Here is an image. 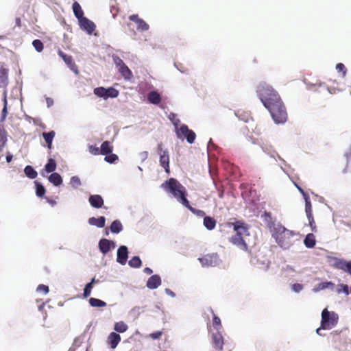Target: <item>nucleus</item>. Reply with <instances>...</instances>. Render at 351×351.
Wrapping results in <instances>:
<instances>
[{
  "mask_svg": "<svg viewBox=\"0 0 351 351\" xmlns=\"http://www.w3.org/2000/svg\"><path fill=\"white\" fill-rule=\"evenodd\" d=\"M137 25V29L140 31H147L149 29V25L142 19L138 20Z\"/></svg>",
  "mask_w": 351,
  "mask_h": 351,
  "instance_id": "42",
  "label": "nucleus"
},
{
  "mask_svg": "<svg viewBox=\"0 0 351 351\" xmlns=\"http://www.w3.org/2000/svg\"><path fill=\"white\" fill-rule=\"evenodd\" d=\"M167 291L169 293V294H171V295H174V293L171 291L167 289Z\"/></svg>",
  "mask_w": 351,
  "mask_h": 351,
  "instance_id": "62",
  "label": "nucleus"
},
{
  "mask_svg": "<svg viewBox=\"0 0 351 351\" xmlns=\"http://www.w3.org/2000/svg\"><path fill=\"white\" fill-rule=\"evenodd\" d=\"M46 200L52 206L56 204V201L55 199H51L49 197H46Z\"/></svg>",
  "mask_w": 351,
  "mask_h": 351,
  "instance_id": "55",
  "label": "nucleus"
},
{
  "mask_svg": "<svg viewBox=\"0 0 351 351\" xmlns=\"http://www.w3.org/2000/svg\"><path fill=\"white\" fill-rule=\"evenodd\" d=\"M73 13L75 16V17L80 20V19L84 17V12L80 6V5L79 4L78 2L77 1H75L73 3Z\"/></svg>",
  "mask_w": 351,
  "mask_h": 351,
  "instance_id": "25",
  "label": "nucleus"
},
{
  "mask_svg": "<svg viewBox=\"0 0 351 351\" xmlns=\"http://www.w3.org/2000/svg\"><path fill=\"white\" fill-rule=\"evenodd\" d=\"M338 320V315L326 308L322 312L321 328L324 330L331 329L337 324Z\"/></svg>",
  "mask_w": 351,
  "mask_h": 351,
  "instance_id": "5",
  "label": "nucleus"
},
{
  "mask_svg": "<svg viewBox=\"0 0 351 351\" xmlns=\"http://www.w3.org/2000/svg\"><path fill=\"white\" fill-rule=\"evenodd\" d=\"M144 272H145L146 274H147V275H150V274H152V272H153V271H152V269H150L149 267H145V268L144 269Z\"/></svg>",
  "mask_w": 351,
  "mask_h": 351,
  "instance_id": "58",
  "label": "nucleus"
},
{
  "mask_svg": "<svg viewBox=\"0 0 351 351\" xmlns=\"http://www.w3.org/2000/svg\"><path fill=\"white\" fill-rule=\"evenodd\" d=\"M207 328H208V329L209 330L210 324H209L208 323L207 324Z\"/></svg>",
  "mask_w": 351,
  "mask_h": 351,
  "instance_id": "64",
  "label": "nucleus"
},
{
  "mask_svg": "<svg viewBox=\"0 0 351 351\" xmlns=\"http://www.w3.org/2000/svg\"><path fill=\"white\" fill-rule=\"evenodd\" d=\"M36 186V195L40 197H43L45 193V187L40 183H38L37 181L35 182Z\"/></svg>",
  "mask_w": 351,
  "mask_h": 351,
  "instance_id": "41",
  "label": "nucleus"
},
{
  "mask_svg": "<svg viewBox=\"0 0 351 351\" xmlns=\"http://www.w3.org/2000/svg\"><path fill=\"white\" fill-rule=\"evenodd\" d=\"M37 291L39 292H43L45 294H47L49 290L47 286L41 284L38 286Z\"/></svg>",
  "mask_w": 351,
  "mask_h": 351,
  "instance_id": "51",
  "label": "nucleus"
},
{
  "mask_svg": "<svg viewBox=\"0 0 351 351\" xmlns=\"http://www.w3.org/2000/svg\"><path fill=\"white\" fill-rule=\"evenodd\" d=\"M122 230L123 226L119 220H114L110 225V230L112 233L118 234Z\"/></svg>",
  "mask_w": 351,
  "mask_h": 351,
  "instance_id": "30",
  "label": "nucleus"
},
{
  "mask_svg": "<svg viewBox=\"0 0 351 351\" xmlns=\"http://www.w3.org/2000/svg\"><path fill=\"white\" fill-rule=\"evenodd\" d=\"M217 221L216 220L211 217L206 216L204 218V226L208 229V230H213L216 226Z\"/></svg>",
  "mask_w": 351,
  "mask_h": 351,
  "instance_id": "23",
  "label": "nucleus"
},
{
  "mask_svg": "<svg viewBox=\"0 0 351 351\" xmlns=\"http://www.w3.org/2000/svg\"><path fill=\"white\" fill-rule=\"evenodd\" d=\"M186 208H187L190 211H191L193 214L196 215L198 217H206V213L204 210L196 209L193 207H192L189 202L188 201V206H184Z\"/></svg>",
  "mask_w": 351,
  "mask_h": 351,
  "instance_id": "39",
  "label": "nucleus"
},
{
  "mask_svg": "<svg viewBox=\"0 0 351 351\" xmlns=\"http://www.w3.org/2000/svg\"><path fill=\"white\" fill-rule=\"evenodd\" d=\"M3 108L2 112H1V121H5V118L7 117V114H8V110H7L8 101H7V90H3Z\"/></svg>",
  "mask_w": 351,
  "mask_h": 351,
  "instance_id": "28",
  "label": "nucleus"
},
{
  "mask_svg": "<svg viewBox=\"0 0 351 351\" xmlns=\"http://www.w3.org/2000/svg\"><path fill=\"white\" fill-rule=\"evenodd\" d=\"M199 261L203 267H215L219 263V256L217 254H208L199 258Z\"/></svg>",
  "mask_w": 351,
  "mask_h": 351,
  "instance_id": "9",
  "label": "nucleus"
},
{
  "mask_svg": "<svg viewBox=\"0 0 351 351\" xmlns=\"http://www.w3.org/2000/svg\"><path fill=\"white\" fill-rule=\"evenodd\" d=\"M297 188L298 189V190L301 192V193L304 196V198L305 199L306 197H309L307 193H306L304 192V191L300 186H298V185H296Z\"/></svg>",
  "mask_w": 351,
  "mask_h": 351,
  "instance_id": "56",
  "label": "nucleus"
},
{
  "mask_svg": "<svg viewBox=\"0 0 351 351\" xmlns=\"http://www.w3.org/2000/svg\"><path fill=\"white\" fill-rule=\"evenodd\" d=\"M334 266L335 268L343 270L351 276V261H346L343 259H337Z\"/></svg>",
  "mask_w": 351,
  "mask_h": 351,
  "instance_id": "15",
  "label": "nucleus"
},
{
  "mask_svg": "<svg viewBox=\"0 0 351 351\" xmlns=\"http://www.w3.org/2000/svg\"><path fill=\"white\" fill-rule=\"evenodd\" d=\"M112 150H113V146L112 145L110 142L106 141L102 143L101 147H100L101 154L107 155V154H111Z\"/></svg>",
  "mask_w": 351,
  "mask_h": 351,
  "instance_id": "21",
  "label": "nucleus"
},
{
  "mask_svg": "<svg viewBox=\"0 0 351 351\" xmlns=\"http://www.w3.org/2000/svg\"><path fill=\"white\" fill-rule=\"evenodd\" d=\"M49 181L53 185L58 186L62 183V178L58 173H52L49 177Z\"/></svg>",
  "mask_w": 351,
  "mask_h": 351,
  "instance_id": "26",
  "label": "nucleus"
},
{
  "mask_svg": "<svg viewBox=\"0 0 351 351\" xmlns=\"http://www.w3.org/2000/svg\"><path fill=\"white\" fill-rule=\"evenodd\" d=\"M128 264L131 267L138 268L141 266L142 262L139 256H136L129 261Z\"/></svg>",
  "mask_w": 351,
  "mask_h": 351,
  "instance_id": "38",
  "label": "nucleus"
},
{
  "mask_svg": "<svg viewBox=\"0 0 351 351\" xmlns=\"http://www.w3.org/2000/svg\"><path fill=\"white\" fill-rule=\"evenodd\" d=\"M89 304L93 307H105L106 306V303L99 299L90 298L89 299Z\"/></svg>",
  "mask_w": 351,
  "mask_h": 351,
  "instance_id": "34",
  "label": "nucleus"
},
{
  "mask_svg": "<svg viewBox=\"0 0 351 351\" xmlns=\"http://www.w3.org/2000/svg\"><path fill=\"white\" fill-rule=\"evenodd\" d=\"M115 247L114 242L110 241L107 239H101L99 242V250L104 254H106L109 252L111 248Z\"/></svg>",
  "mask_w": 351,
  "mask_h": 351,
  "instance_id": "13",
  "label": "nucleus"
},
{
  "mask_svg": "<svg viewBox=\"0 0 351 351\" xmlns=\"http://www.w3.org/2000/svg\"><path fill=\"white\" fill-rule=\"evenodd\" d=\"M8 73L9 69L4 65H1L0 67V88H3L4 90H6L8 84Z\"/></svg>",
  "mask_w": 351,
  "mask_h": 351,
  "instance_id": "16",
  "label": "nucleus"
},
{
  "mask_svg": "<svg viewBox=\"0 0 351 351\" xmlns=\"http://www.w3.org/2000/svg\"><path fill=\"white\" fill-rule=\"evenodd\" d=\"M210 311L213 314V326L217 331H219L222 328L221 319L217 315L215 314L212 308L210 309Z\"/></svg>",
  "mask_w": 351,
  "mask_h": 351,
  "instance_id": "29",
  "label": "nucleus"
},
{
  "mask_svg": "<svg viewBox=\"0 0 351 351\" xmlns=\"http://www.w3.org/2000/svg\"><path fill=\"white\" fill-rule=\"evenodd\" d=\"M336 70L338 73H341L342 77H346L347 73V69L343 63H338L336 65Z\"/></svg>",
  "mask_w": 351,
  "mask_h": 351,
  "instance_id": "46",
  "label": "nucleus"
},
{
  "mask_svg": "<svg viewBox=\"0 0 351 351\" xmlns=\"http://www.w3.org/2000/svg\"><path fill=\"white\" fill-rule=\"evenodd\" d=\"M343 291L346 295H348L349 292H348V285H343Z\"/></svg>",
  "mask_w": 351,
  "mask_h": 351,
  "instance_id": "61",
  "label": "nucleus"
},
{
  "mask_svg": "<svg viewBox=\"0 0 351 351\" xmlns=\"http://www.w3.org/2000/svg\"><path fill=\"white\" fill-rule=\"evenodd\" d=\"M114 62L119 73L125 80H130L133 77L132 72L121 58H117L114 60Z\"/></svg>",
  "mask_w": 351,
  "mask_h": 351,
  "instance_id": "8",
  "label": "nucleus"
},
{
  "mask_svg": "<svg viewBox=\"0 0 351 351\" xmlns=\"http://www.w3.org/2000/svg\"><path fill=\"white\" fill-rule=\"evenodd\" d=\"M7 143V132L0 128V152H1Z\"/></svg>",
  "mask_w": 351,
  "mask_h": 351,
  "instance_id": "31",
  "label": "nucleus"
},
{
  "mask_svg": "<svg viewBox=\"0 0 351 351\" xmlns=\"http://www.w3.org/2000/svg\"><path fill=\"white\" fill-rule=\"evenodd\" d=\"M15 22H16V26H18V27L21 26V20L19 17L16 18Z\"/></svg>",
  "mask_w": 351,
  "mask_h": 351,
  "instance_id": "60",
  "label": "nucleus"
},
{
  "mask_svg": "<svg viewBox=\"0 0 351 351\" xmlns=\"http://www.w3.org/2000/svg\"><path fill=\"white\" fill-rule=\"evenodd\" d=\"M46 101H47V106H48V107H50V106H52V105H53V99H51V98H49V97H47V98L46 99Z\"/></svg>",
  "mask_w": 351,
  "mask_h": 351,
  "instance_id": "57",
  "label": "nucleus"
},
{
  "mask_svg": "<svg viewBox=\"0 0 351 351\" xmlns=\"http://www.w3.org/2000/svg\"><path fill=\"white\" fill-rule=\"evenodd\" d=\"M129 19L134 23H137L138 20L141 19L138 14H132L129 16Z\"/></svg>",
  "mask_w": 351,
  "mask_h": 351,
  "instance_id": "54",
  "label": "nucleus"
},
{
  "mask_svg": "<svg viewBox=\"0 0 351 351\" xmlns=\"http://www.w3.org/2000/svg\"><path fill=\"white\" fill-rule=\"evenodd\" d=\"M272 235L276 243L284 249L289 248L294 243L295 233L280 224L274 228Z\"/></svg>",
  "mask_w": 351,
  "mask_h": 351,
  "instance_id": "4",
  "label": "nucleus"
},
{
  "mask_svg": "<svg viewBox=\"0 0 351 351\" xmlns=\"http://www.w3.org/2000/svg\"><path fill=\"white\" fill-rule=\"evenodd\" d=\"M303 287L302 285L295 283L292 285V289L296 293H299L302 289Z\"/></svg>",
  "mask_w": 351,
  "mask_h": 351,
  "instance_id": "53",
  "label": "nucleus"
},
{
  "mask_svg": "<svg viewBox=\"0 0 351 351\" xmlns=\"http://www.w3.org/2000/svg\"><path fill=\"white\" fill-rule=\"evenodd\" d=\"M89 152L94 155L101 154L100 149L95 145L89 146Z\"/></svg>",
  "mask_w": 351,
  "mask_h": 351,
  "instance_id": "49",
  "label": "nucleus"
},
{
  "mask_svg": "<svg viewBox=\"0 0 351 351\" xmlns=\"http://www.w3.org/2000/svg\"><path fill=\"white\" fill-rule=\"evenodd\" d=\"M107 92V88H105L104 87H97L94 89V93L99 97H104L106 99V93Z\"/></svg>",
  "mask_w": 351,
  "mask_h": 351,
  "instance_id": "43",
  "label": "nucleus"
},
{
  "mask_svg": "<svg viewBox=\"0 0 351 351\" xmlns=\"http://www.w3.org/2000/svg\"><path fill=\"white\" fill-rule=\"evenodd\" d=\"M147 99L149 101V103L157 105L160 104L161 101V97L160 94L156 91H152L149 93L147 95Z\"/></svg>",
  "mask_w": 351,
  "mask_h": 351,
  "instance_id": "22",
  "label": "nucleus"
},
{
  "mask_svg": "<svg viewBox=\"0 0 351 351\" xmlns=\"http://www.w3.org/2000/svg\"><path fill=\"white\" fill-rule=\"evenodd\" d=\"M91 206L95 208H100L104 205V199L99 195H91L88 198Z\"/></svg>",
  "mask_w": 351,
  "mask_h": 351,
  "instance_id": "17",
  "label": "nucleus"
},
{
  "mask_svg": "<svg viewBox=\"0 0 351 351\" xmlns=\"http://www.w3.org/2000/svg\"><path fill=\"white\" fill-rule=\"evenodd\" d=\"M161 187L173 195L183 206H188L185 187L176 178H169L161 184Z\"/></svg>",
  "mask_w": 351,
  "mask_h": 351,
  "instance_id": "3",
  "label": "nucleus"
},
{
  "mask_svg": "<svg viewBox=\"0 0 351 351\" xmlns=\"http://www.w3.org/2000/svg\"><path fill=\"white\" fill-rule=\"evenodd\" d=\"M81 180L78 176H73L70 180V184L74 189L78 188L81 185Z\"/></svg>",
  "mask_w": 351,
  "mask_h": 351,
  "instance_id": "44",
  "label": "nucleus"
},
{
  "mask_svg": "<svg viewBox=\"0 0 351 351\" xmlns=\"http://www.w3.org/2000/svg\"><path fill=\"white\" fill-rule=\"evenodd\" d=\"M321 330V328H319L316 330V332L319 335V330Z\"/></svg>",
  "mask_w": 351,
  "mask_h": 351,
  "instance_id": "63",
  "label": "nucleus"
},
{
  "mask_svg": "<svg viewBox=\"0 0 351 351\" xmlns=\"http://www.w3.org/2000/svg\"><path fill=\"white\" fill-rule=\"evenodd\" d=\"M258 96L264 106L270 112L276 123H285L287 119L286 108L278 92L266 82H261L257 86Z\"/></svg>",
  "mask_w": 351,
  "mask_h": 351,
  "instance_id": "1",
  "label": "nucleus"
},
{
  "mask_svg": "<svg viewBox=\"0 0 351 351\" xmlns=\"http://www.w3.org/2000/svg\"><path fill=\"white\" fill-rule=\"evenodd\" d=\"M175 125L176 132L178 138H185L189 143H193L195 141L196 134L193 130H190L186 125L182 124L179 128L177 127L176 123H175Z\"/></svg>",
  "mask_w": 351,
  "mask_h": 351,
  "instance_id": "6",
  "label": "nucleus"
},
{
  "mask_svg": "<svg viewBox=\"0 0 351 351\" xmlns=\"http://www.w3.org/2000/svg\"><path fill=\"white\" fill-rule=\"evenodd\" d=\"M161 285V279L158 275H153L149 278L147 287L150 289L158 288Z\"/></svg>",
  "mask_w": 351,
  "mask_h": 351,
  "instance_id": "19",
  "label": "nucleus"
},
{
  "mask_svg": "<svg viewBox=\"0 0 351 351\" xmlns=\"http://www.w3.org/2000/svg\"><path fill=\"white\" fill-rule=\"evenodd\" d=\"M162 335V331H156V332L149 334V337L152 339H158L161 337Z\"/></svg>",
  "mask_w": 351,
  "mask_h": 351,
  "instance_id": "52",
  "label": "nucleus"
},
{
  "mask_svg": "<svg viewBox=\"0 0 351 351\" xmlns=\"http://www.w3.org/2000/svg\"><path fill=\"white\" fill-rule=\"evenodd\" d=\"M56 169V162L53 158H49L47 163L45 166V170L47 173H53Z\"/></svg>",
  "mask_w": 351,
  "mask_h": 351,
  "instance_id": "33",
  "label": "nucleus"
},
{
  "mask_svg": "<svg viewBox=\"0 0 351 351\" xmlns=\"http://www.w3.org/2000/svg\"><path fill=\"white\" fill-rule=\"evenodd\" d=\"M119 12V8L117 5H112L110 6V12H111L113 18L116 17V16L118 14Z\"/></svg>",
  "mask_w": 351,
  "mask_h": 351,
  "instance_id": "50",
  "label": "nucleus"
},
{
  "mask_svg": "<svg viewBox=\"0 0 351 351\" xmlns=\"http://www.w3.org/2000/svg\"><path fill=\"white\" fill-rule=\"evenodd\" d=\"M118 95H119V91L117 89H115L112 87L107 88V92L106 93V99H107L108 97L115 98Z\"/></svg>",
  "mask_w": 351,
  "mask_h": 351,
  "instance_id": "40",
  "label": "nucleus"
},
{
  "mask_svg": "<svg viewBox=\"0 0 351 351\" xmlns=\"http://www.w3.org/2000/svg\"><path fill=\"white\" fill-rule=\"evenodd\" d=\"M231 224L237 233L230 239V241L240 249L247 251L249 241L247 237L250 236L247 227L241 221H237Z\"/></svg>",
  "mask_w": 351,
  "mask_h": 351,
  "instance_id": "2",
  "label": "nucleus"
},
{
  "mask_svg": "<svg viewBox=\"0 0 351 351\" xmlns=\"http://www.w3.org/2000/svg\"><path fill=\"white\" fill-rule=\"evenodd\" d=\"M223 343V337L220 331H217L212 335V344L215 350H222Z\"/></svg>",
  "mask_w": 351,
  "mask_h": 351,
  "instance_id": "10",
  "label": "nucleus"
},
{
  "mask_svg": "<svg viewBox=\"0 0 351 351\" xmlns=\"http://www.w3.org/2000/svg\"><path fill=\"white\" fill-rule=\"evenodd\" d=\"M95 282V278H93L91 281L86 284L84 289L83 295L84 298H86L90 296L91 291L93 288V283Z\"/></svg>",
  "mask_w": 351,
  "mask_h": 351,
  "instance_id": "35",
  "label": "nucleus"
},
{
  "mask_svg": "<svg viewBox=\"0 0 351 351\" xmlns=\"http://www.w3.org/2000/svg\"><path fill=\"white\" fill-rule=\"evenodd\" d=\"M24 172L26 176L30 179H34L38 176L36 171L30 165H27L25 167Z\"/></svg>",
  "mask_w": 351,
  "mask_h": 351,
  "instance_id": "32",
  "label": "nucleus"
},
{
  "mask_svg": "<svg viewBox=\"0 0 351 351\" xmlns=\"http://www.w3.org/2000/svg\"><path fill=\"white\" fill-rule=\"evenodd\" d=\"M32 45L38 52H41L43 50L44 46L41 40L36 39L33 40Z\"/></svg>",
  "mask_w": 351,
  "mask_h": 351,
  "instance_id": "45",
  "label": "nucleus"
},
{
  "mask_svg": "<svg viewBox=\"0 0 351 351\" xmlns=\"http://www.w3.org/2000/svg\"><path fill=\"white\" fill-rule=\"evenodd\" d=\"M78 21L80 26L82 29L85 30L89 34L93 32L95 25L93 21L85 16Z\"/></svg>",
  "mask_w": 351,
  "mask_h": 351,
  "instance_id": "11",
  "label": "nucleus"
},
{
  "mask_svg": "<svg viewBox=\"0 0 351 351\" xmlns=\"http://www.w3.org/2000/svg\"><path fill=\"white\" fill-rule=\"evenodd\" d=\"M128 257V247L125 245H121L118 248L117 261L121 265H125L127 262Z\"/></svg>",
  "mask_w": 351,
  "mask_h": 351,
  "instance_id": "14",
  "label": "nucleus"
},
{
  "mask_svg": "<svg viewBox=\"0 0 351 351\" xmlns=\"http://www.w3.org/2000/svg\"><path fill=\"white\" fill-rule=\"evenodd\" d=\"M305 213L306 215V217H311L313 216V209H312V205L310 200L309 197H306L305 198Z\"/></svg>",
  "mask_w": 351,
  "mask_h": 351,
  "instance_id": "36",
  "label": "nucleus"
},
{
  "mask_svg": "<svg viewBox=\"0 0 351 351\" xmlns=\"http://www.w3.org/2000/svg\"><path fill=\"white\" fill-rule=\"evenodd\" d=\"M88 223L90 225L95 226L98 228H103L105 226L106 218L103 216L99 218L90 217L88 219Z\"/></svg>",
  "mask_w": 351,
  "mask_h": 351,
  "instance_id": "20",
  "label": "nucleus"
},
{
  "mask_svg": "<svg viewBox=\"0 0 351 351\" xmlns=\"http://www.w3.org/2000/svg\"><path fill=\"white\" fill-rule=\"evenodd\" d=\"M121 336L119 334L112 332L108 337L107 343L112 349H114L121 341Z\"/></svg>",
  "mask_w": 351,
  "mask_h": 351,
  "instance_id": "18",
  "label": "nucleus"
},
{
  "mask_svg": "<svg viewBox=\"0 0 351 351\" xmlns=\"http://www.w3.org/2000/svg\"><path fill=\"white\" fill-rule=\"evenodd\" d=\"M128 327L123 322H116L114 326V330L118 332H124L128 330Z\"/></svg>",
  "mask_w": 351,
  "mask_h": 351,
  "instance_id": "37",
  "label": "nucleus"
},
{
  "mask_svg": "<svg viewBox=\"0 0 351 351\" xmlns=\"http://www.w3.org/2000/svg\"><path fill=\"white\" fill-rule=\"evenodd\" d=\"M105 158L104 160L107 162H109V163H114V162H116L117 160H118V156L117 154H107V155H105Z\"/></svg>",
  "mask_w": 351,
  "mask_h": 351,
  "instance_id": "47",
  "label": "nucleus"
},
{
  "mask_svg": "<svg viewBox=\"0 0 351 351\" xmlns=\"http://www.w3.org/2000/svg\"><path fill=\"white\" fill-rule=\"evenodd\" d=\"M56 135V133L54 131H51L49 132H43V136L45 141V142L47 144V147L49 149H51L52 147V141Z\"/></svg>",
  "mask_w": 351,
  "mask_h": 351,
  "instance_id": "27",
  "label": "nucleus"
},
{
  "mask_svg": "<svg viewBox=\"0 0 351 351\" xmlns=\"http://www.w3.org/2000/svg\"><path fill=\"white\" fill-rule=\"evenodd\" d=\"M58 55L63 59L66 64L70 68L71 70L75 72L76 73L78 72L77 67L75 62H73V58L70 55H67L64 53L60 49L58 51Z\"/></svg>",
  "mask_w": 351,
  "mask_h": 351,
  "instance_id": "12",
  "label": "nucleus"
},
{
  "mask_svg": "<svg viewBox=\"0 0 351 351\" xmlns=\"http://www.w3.org/2000/svg\"><path fill=\"white\" fill-rule=\"evenodd\" d=\"M12 155L10 153H8L6 156V161L8 162H10L12 160Z\"/></svg>",
  "mask_w": 351,
  "mask_h": 351,
  "instance_id": "59",
  "label": "nucleus"
},
{
  "mask_svg": "<svg viewBox=\"0 0 351 351\" xmlns=\"http://www.w3.org/2000/svg\"><path fill=\"white\" fill-rule=\"evenodd\" d=\"M308 225L312 232H316L317 231V226L313 216L308 217Z\"/></svg>",
  "mask_w": 351,
  "mask_h": 351,
  "instance_id": "48",
  "label": "nucleus"
},
{
  "mask_svg": "<svg viewBox=\"0 0 351 351\" xmlns=\"http://www.w3.org/2000/svg\"><path fill=\"white\" fill-rule=\"evenodd\" d=\"M304 243L308 248L313 247L316 243L315 235L313 233L308 234L304 240Z\"/></svg>",
  "mask_w": 351,
  "mask_h": 351,
  "instance_id": "24",
  "label": "nucleus"
},
{
  "mask_svg": "<svg viewBox=\"0 0 351 351\" xmlns=\"http://www.w3.org/2000/svg\"><path fill=\"white\" fill-rule=\"evenodd\" d=\"M156 152L160 156V165L162 167L166 173H169V155L167 149H163L162 143H158L156 148Z\"/></svg>",
  "mask_w": 351,
  "mask_h": 351,
  "instance_id": "7",
  "label": "nucleus"
}]
</instances>
